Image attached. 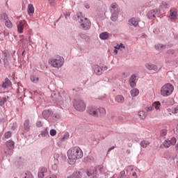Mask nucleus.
<instances>
[{"label":"nucleus","mask_w":178,"mask_h":178,"mask_svg":"<svg viewBox=\"0 0 178 178\" xmlns=\"http://www.w3.org/2000/svg\"><path fill=\"white\" fill-rule=\"evenodd\" d=\"M68 157V163L70 165H74L77 159H81L83 158V150L79 147H71L67 152Z\"/></svg>","instance_id":"obj_1"},{"label":"nucleus","mask_w":178,"mask_h":178,"mask_svg":"<svg viewBox=\"0 0 178 178\" xmlns=\"http://www.w3.org/2000/svg\"><path fill=\"white\" fill-rule=\"evenodd\" d=\"M65 60L60 56H56L49 60V64L51 65V67L59 68L63 66Z\"/></svg>","instance_id":"obj_2"},{"label":"nucleus","mask_w":178,"mask_h":178,"mask_svg":"<svg viewBox=\"0 0 178 178\" xmlns=\"http://www.w3.org/2000/svg\"><path fill=\"white\" fill-rule=\"evenodd\" d=\"M174 90L175 88L173 87V85L170 83L165 84L161 88V95H162V97H169L172 95Z\"/></svg>","instance_id":"obj_3"},{"label":"nucleus","mask_w":178,"mask_h":178,"mask_svg":"<svg viewBox=\"0 0 178 178\" xmlns=\"http://www.w3.org/2000/svg\"><path fill=\"white\" fill-rule=\"evenodd\" d=\"M73 106L74 108L79 112L86 111V103L81 99H74L73 102Z\"/></svg>","instance_id":"obj_4"},{"label":"nucleus","mask_w":178,"mask_h":178,"mask_svg":"<svg viewBox=\"0 0 178 178\" xmlns=\"http://www.w3.org/2000/svg\"><path fill=\"white\" fill-rule=\"evenodd\" d=\"M81 27L83 29V30H88L90 27L91 26V22H90V20L87 18L82 17L81 18Z\"/></svg>","instance_id":"obj_5"},{"label":"nucleus","mask_w":178,"mask_h":178,"mask_svg":"<svg viewBox=\"0 0 178 178\" xmlns=\"http://www.w3.org/2000/svg\"><path fill=\"white\" fill-rule=\"evenodd\" d=\"M127 172H130V175L134 177V178H137V175L140 173V170L136 167L130 165L127 168Z\"/></svg>","instance_id":"obj_6"},{"label":"nucleus","mask_w":178,"mask_h":178,"mask_svg":"<svg viewBox=\"0 0 178 178\" xmlns=\"http://www.w3.org/2000/svg\"><path fill=\"white\" fill-rule=\"evenodd\" d=\"M176 138L172 137L170 140H164L163 145L165 148H169L171 145H175L176 144Z\"/></svg>","instance_id":"obj_7"},{"label":"nucleus","mask_w":178,"mask_h":178,"mask_svg":"<svg viewBox=\"0 0 178 178\" xmlns=\"http://www.w3.org/2000/svg\"><path fill=\"white\" fill-rule=\"evenodd\" d=\"M1 19H3V20L5 21V24L6 27H8V29L12 28V22H10V20H9V19L8 18V15L3 14L1 15Z\"/></svg>","instance_id":"obj_8"},{"label":"nucleus","mask_w":178,"mask_h":178,"mask_svg":"<svg viewBox=\"0 0 178 178\" xmlns=\"http://www.w3.org/2000/svg\"><path fill=\"white\" fill-rule=\"evenodd\" d=\"M88 113L91 116H98L99 115L98 109L95 108V107H89L88 109Z\"/></svg>","instance_id":"obj_9"},{"label":"nucleus","mask_w":178,"mask_h":178,"mask_svg":"<svg viewBox=\"0 0 178 178\" xmlns=\"http://www.w3.org/2000/svg\"><path fill=\"white\" fill-rule=\"evenodd\" d=\"M177 16V10L175 8H172L170 10V19L171 20H176Z\"/></svg>","instance_id":"obj_10"},{"label":"nucleus","mask_w":178,"mask_h":178,"mask_svg":"<svg viewBox=\"0 0 178 178\" xmlns=\"http://www.w3.org/2000/svg\"><path fill=\"white\" fill-rule=\"evenodd\" d=\"M24 24H26V21H20L17 24V30L20 33H23V30L24 29Z\"/></svg>","instance_id":"obj_11"},{"label":"nucleus","mask_w":178,"mask_h":178,"mask_svg":"<svg viewBox=\"0 0 178 178\" xmlns=\"http://www.w3.org/2000/svg\"><path fill=\"white\" fill-rule=\"evenodd\" d=\"M138 22H140L138 18H131L129 21V24L132 25V26H134V27H137V26H138Z\"/></svg>","instance_id":"obj_12"},{"label":"nucleus","mask_w":178,"mask_h":178,"mask_svg":"<svg viewBox=\"0 0 178 178\" xmlns=\"http://www.w3.org/2000/svg\"><path fill=\"white\" fill-rule=\"evenodd\" d=\"M47 172H48V170H47V168H42L39 172H38V177L39 178H44V176L45 175V173H47Z\"/></svg>","instance_id":"obj_13"},{"label":"nucleus","mask_w":178,"mask_h":178,"mask_svg":"<svg viewBox=\"0 0 178 178\" xmlns=\"http://www.w3.org/2000/svg\"><path fill=\"white\" fill-rule=\"evenodd\" d=\"M87 175L88 176H94L95 175H97V168H90L89 170H88Z\"/></svg>","instance_id":"obj_14"},{"label":"nucleus","mask_w":178,"mask_h":178,"mask_svg":"<svg viewBox=\"0 0 178 178\" xmlns=\"http://www.w3.org/2000/svg\"><path fill=\"white\" fill-rule=\"evenodd\" d=\"M158 13V11L153 10H150L148 13H147V17L149 19H154L155 17V16L156 15V13Z\"/></svg>","instance_id":"obj_15"},{"label":"nucleus","mask_w":178,"mask_h":178,"mask_svg":"<svg viewBox=\"0 0 178 178\" xmlns=\"http://www.w3.org/2000/svg\"><path fill=\"white\" fill-rule=\"evenodd\" d=\"M27 12H28V15H31L34 13L35 9H34V6H33V4L28 5Z\"/></svg>","instance_id":"obj_16"},{"label":"nucleus","mask_w":178,"mask_h":178,"mask_svg":"<svg viewBox=\"0 0 178 178\" xmlns=\"http://www.w3.org/2000/svg\"><path fill=\"white\" fill-rule=\"evenodd\" d=\"M94 72L96 74L100 75L102 74V68L98 65L94 66Z\"/></svg>","instance_id":"obj_17"},{"label":"nucleus","mask_w":178,"mask_h":178,"mask_svg":"<svg viewBox=\"0 0 178 178\" xmlns=\"http://www.w3.org/2000/svg\"><path fill=\"white\" fill-rule=\"evenodd\" d=\"M12 86V83L8 79H6L5 81L2 84L3 88H8V87H10Z\"/></svg>","instance_id":"obj_18"},{"label":"nucleus","mask_w":178,"mask_h":178,"mask_svg":"<svg viewBox=\"0 0 178 178\" xmlns=\"http://www.w3.org/2000/svg\"><path fill=\"white\" fill-rule=\"evenodd\" d=\"M130 94L131 97H136L138 95V94H140V90H138L137 88H134L131 90Z\"/></svg>","instance_id":"obj_19"},{"label":"nucleus","mask_w":178,"mask_h":178,"mask_svg":"<svg viewBox=\"0 0 178 178\" xmlns=\"http://www.w3.org/2000/svg\"><path fill=\"white\" fill-rule=\"evenodd\" d=\"M174 111H175V110H174L173 107L171 108H169L165 111V116H172V114L175 115Z\"/></svg>","instance_id":"obj_20"},{"label":"nucleus","mask_w":178,"mask_h":178,"mask_svg":"<svg viewBox=\"0 0 178 178\" xmlns=\"http://www.w3.org/2000/svg\"><path fill=\"white\" fill-rule=\"evenodd\" d=\"M145 67L148 69V70H158V67H156L155 65L146 64Z\"/></svg>","instance_id":"obj_21"},{"label":"nucleus","mask_w":178,"mask_h":178,"mask_svg":"<svg viewBox=\"0 0 178 178\" xmlns=\"http://www.w3.org/2000/svg\"><path fill=\"white\" fill-rule=\"evenodd\" d=\"M22 178H34V176H33V174L30 172H26L22 175Z\"/></svg>","instance_id":"obj_22"},{"label":"nucleus","mask_w":178,"mask_h":178,"mask_svg":"<svg viewBox=\"0 0 178 178\" xmlns=\"http://www.w3.org/2000/svg\"><path fill=\"white\" fill-rule=\"evenodd\" d=\"M101 40H107L109 38V33L108 32H104L99 35Z\"/></svg>","instance_id":"obj_23"},{"label":"nucleus","mask_w":178,"mask_h":178,"mask_svg":"<svg viewBox=\"0 0 178 178\" xmlns=\"http://www.w3.org/2000/svg\"><path fill=\"white\" fill-rule=\"evenodd\" d=\"M6 147H7V148H8V149H12V148H13V147H15V142L12 141V140H8L6 143Z\"/></svg>","instance_id":"obj_24"},{"label":"nucleus","mask_w":178,"mask_h":178,"mask_svg":"<svg viewBox=\"0 0 178 178\" xmlns=\"http://www.w3.org/2000/svg\"><path fill=\"white\" fill-rule=\"evenodd\" d=\"M115 101L119 104H122V102H124V97L122 95H118L115 97Z\"/></svg>","instance_id":"obj_25"},{"label":"nucleus","mask_w":178,"mask_h":178,"mask_svg":"<svg viewBox=\"0 0 178 178\" xmlns=\"http://www.w3.org/2000/svg\"><path fill=\"white\" fill-rule=\"evenodd\" d=\"M116 9H118V4H116L115 3H112L111 6V13H113V12H118V10H116Z\"/></svg>","instance_id":"obj_26"},{"label":"nucleus","mask_w":178,"mask_h":178,"mask_svg":"<svg viewBox=\"0 0 178 178\" xmlns=\"http://www.w3.org/2000/svg\"><path fill=\"white\" fill-rule=\"evenodd\" d=\"M148 145H149V142H148L147 140H143L140 142V147L142 148H147V147H148Z\"/></svg>","instance_id":"obj_27"},{"label":"nucleus","mask_w":178,"mask_h":178,"mask_svg":"<svg viewBox=\"0 0 178 178\" xmlns=\"http://www.w3.org/2000/svg\"><path fill=\"white\" fill-rule=\"evenodd\" d=\"M111 20L113 22H116V20H118V11L112 13Z\"/></svg>","instance_id":"obj_28"},{"label":"nucleus","mask_w":178,"mask_h":178,"mask_svg":"<svg viewBox=\"0 0 178 178\" xmlns=\"http://www.w3.org/2000/svg\"><path fill=\"white\" fill-rule=\"evenodd\" d=\"M30 120H27L24 123V128L25 130H30Z\"/></svg>","instance_id":"obj_29"},{"label":"nucleus","mask_w":178,"mask_h":178,"mask_svg":"<svg viewBox=\"0 0 178 178\" xmlns=\"http://www.w3.org/2000/svg\"><path fill=\"white\" fill-rule=\"evenodd\" d=\"M156 49H157L158 51H163V49H165V48H166L165 46L160 44H156Z\"/></svg>","instance_id":"obj_30"},{"label":"nucleus","mask_w":178,"mask_h":178,"mask_svg":"<svg viewBox=\"0 0 178 178\" xmlns=\"http://www.w3.org/2000/svg\"><path fill=\"white\" fill-rule=\"evenodd\" d=\"M138 116L140 119H145V118H147V113H145V111H140Z\"/></svg>","instance_id":"obj_31"},{"label":"nucleus","mask_w":178,"mask_h":178,"mask_svg":"<svg viewBox=\"0 0 178 178\" xmlns=\"http://www.w3.org/2000/svg\"><path fill=\"white\" fill-rule=\"evenodd\" d=\"M68 178H80V172H75Z\"/></svg>","instance_id":"obj_32"},{"label":"nucleus","mask_w":178,"mask_h":178,"mask_svg":"<svg viewBox=\"0 0 178 178\" xmlns=\"http://www.w3.org/2000/svg\"><path fill=\"white\" fill-rule=\"evenodd\" d=\"M153 108H155L156 111L161 108V102H156L153 104Z\"/></svg>","instance_id":"obj_33"},{"label":"nucleus","mask_w":178,"mask_h":178,"mask_svg":"<svg viewBox=\"0 0 178 178\" xmlns=\"http://www.w3.org/2000/svg\"><path fill=\"white\" fill-rule=\"evenodd\" d=\"M97 111L101 115H106V111L104 108H99V109H97Z\"/></svg>","instance_id":"obj_34"},{"label":"nucleus","mask_w":178,"mask_h":178,"mask_svg":"<svg viewBox=\"0 0 178 178\" xmlns=\"http://www.w3.org/2000/svg\"><path fill=\"white\" fill-rule=\"evenodd\" d=\"M58 163H59L58 159H54V164L51 165V168L54 169V170H56V169H58Z\"/></svg>","instance_id":"obj_35"},{"label":"nucleus","mask_w":178,"mask_h":178,"mask_svg":"<svg viewBox=\"0 0 178 178\" xmlns=\"http://www.w3.org/2000/svg\"><path fill=\"white\" fill-rule=\"evenodd\" d=\"M31 81L32 83H38V77L32 75L31 76Z\"/></svg>","instance_id":"obj_36"},{"label":"nucleus","mask_w":178,"mask_h":178,"mask_svg":"<svg viewBox=\"0 0 178 178\" xmlns=\"http://www.w3.org/2000/svg\"><path fill=\"white\" fill-rule=\"evenodd\" d=\"M8 99L6 97H3L0 99V106H3V105H5V102H6Z\"/></svg>","instance_id":"obj_37"},{"label":"nucleus","mask_w":178,"mask_h":178,"mask_svg":"<svg viewBox=\"0 0 178 178\" xmlns=\"http://www.w3.org/2000/svg\"><path fill=\"white\" fill-rule=\"evenodd\" d=\"M10 137H12V133L10 131H8L4 134L5 138L8 139V138H10Z\"/></svg>","instance_id":"obj_38"},{"label":"nucleus","mask_w":178,"mask_h":178,"mask_svg":"<svg viewBox=\"0 0 178 178\" xmlns=\"http://www.w3.org/2000/svg\"><path fill=\"white\" fill-rule=\"evenodd\" d=\"M161 137H163L168 134V130L167 129H162L160 133Z\"/></svg>","instance_id":"obj_39"},{"label":"nucleus","mask_w":178,"mask_h":178,"mask_svg":"<svg viewBox=\"0 0 178 178\" xmlns=\"http://www.w3.org/2000/svg\"><path fill=\"white\" fill-rule=\"evenodd\" d=\"M115 49H121V48H123L124 49V45L123 44H117L115 47H114Z\"/></svg>","instance_id":"obj_40"},{"label":"nucleus","mask_w":178,"mask_h":178,"mask_svg":"<svg viewBox=\"0 0 178 178\" xmlns=\"http://www.w3.org/2000/svg\"><path fill=\"white\" fill-rule=\"evenodd\" d=\"M50 136L54 137V136H56V130L55 129H51L50 130Z\"/></svg>","instance_id":"obj_41"},{"label":"nucleus","mask_w":178,"mask_h":178,"mask_svg":"<svg viewBox=\"0 0 178 178\" xmlns=\"http://www.w3.org/2000/svg\"><path fill=\"white\" fill-rule=\"evenodd\" d=\"M129 84H130L131 87H132V88L136 87V81H129Z\"/></svg>","instance_id":"obj_42"},{"label":"nucleus","mask_w":178,"mask_h":178,"mask_svg":"<svg viewBox=\"0 0 178 178\" xmlns=\"http://www.w3.org/2000/svg\"><path fill=\"white\" fill-rule=\"evenodd\" d=\"M136 75L133 74L129 79V81H136Z\"/></svg>","instance_id":"obj_43"},{"label":"nucleus","mask_w":178,"mask_h":178,"mask_svg":"<svg viewBox=\"0 0 178 178\" xmlns=\"http://www.w3.org/2000/svg\"><path fill=\"white\" fill-rule=\"evenodd\" d=\"M147 112H151V111H154V106H151L146 108Z\"/></svg>","instance_id":"obj_44"},{"label":"nucleus","mask_w":178,"mask_h":178,"mask_svg":"<svg viewBox=\"0 0 178 178\" xmlns=\"http://www.w3.org/2000/svg\"><path fill=\"white\" fill-rule=\"evenodd\" d=\"M42 136H43L44 137H45V136H47L48 135V130L45 129L44 131H43L42 133H41Z\"/></svg>","instance_id":"obj_45"},{"label":"nucleus","mask_w":178,"mask_h":178,"mask_svg":"<svg viewBox=\"0 0 178 178\" xmlns=\"http://www.w3.org/2000/svg\"><path fill=\"white\" fill-rule=\"evenodd\" d=\"M8 51H3V56L4 57V59H6V58H8Z\"/></svg>","instance_id":"obj_46"},{"label":"nucleus","mask_w":178,"mask_h":178,"mask_svg":"<svg viewBox=\"0 0 178 178\" xmlns=\"http://www.w3.org/2000/svg\"><path fill=\"white\" fill-rule=\"evenodd\" d=\"M174 108V115H176L177 113H178V105L175 107H173Z\"/></svg>","instance_id":"obj_47"},{"label":"nucleus","mask_w":178,"mask_h":178,"mask_svg":"<svg viewBox=\"0 0 178 178\" xmlns=\"http://www.w3.org/2000/svg\"><path fill=\"white\" fill-rule=\"evenodd\" d=\"M36 126L37 127H41L42 126V122H41V121H38L36 122Z\"/></svg>","instance_id":"obj_48"},{"label":"nucleus","mask_w":178,"mask_h":178,"mask_svg":"<svg viewBox=\"0 0 178 178\" xmlns=\"http://www.w3.org/2000/svg\"><path fill=\"white\" fill-rule=\"evenodd\" d=\"M47 178H58V177H56V175H50L49 177H47Z\"/></svg>","instance_id":"obj_49"},{"label":"nucleus","mask_w":178,"mask_h":178,"mask_svg":"<svg viewBox=\"0 0 178 178\" xmlns=\"http://www.w3.org/2000/svg\"><path fill=\"white\" fill-rule=\"evenodd\" d=\"M50 4L54 5L55 3V0H49Z\"/></svg>","instance_id":"obj_50"},{"label":"nucleus","mask_w":178,"mask_h":178,"mask_svg":"<svg viewBox=\"0 0 178 178\" xmlns=\"http://www.w3.org/2000/svg\"><path fill=\"white\" fill-rule=\"evenodd\" d=\"M163 6H164V8H169V5L166 3H163Z\"/></svg>","instance_id":"obj_51"},{"label":"nucleus","mask_w":178,"mask_h":178,"mask_svg":"<svg viewBox=\"0 0 178 178\" xmlns=\"http://www.w3.org/2000/svg\"><path fill=\"white\" fill-rule=\"evenodd\" d=\"M124 175H126V172L124 171H121L120 175L122 176V177H123V176H124Z\"/></svg>","instance_id":"obj_52"},{"label":"nucleus","mask_w":178,"mask_h":178,"mask_svg":"<svg viewBox=\"0 0 178 178\" xmlns=\"http://www.w3.org/2000/svg\"><path fill=\"white\" fill-rule=\"evenodd\" d=\"M112 149H115V147L114 146H113L110 149H108V152L112 151Z\"/></svg>","instance_id":"obj_53"},{"label":"nucleus","mask_w":178,"mask_h":178,"mask_svg":"<svg viewBox=\"0 0 178 178\" xmlns=\"http://www.w3.org/2000/svg\"><path fill=\"white\" fill-rule=\"evenodd\" d=\"M114 52L115 54H118V49H115Z\"/></svg>","instance_id":"obj_54"},{"label":"nucleus","mask_w":178,"mask_h":178,"mask_svg":"<svg viewBox=\"0 0 178 178\" xmlns=\"http://www.w3.org/2000/svg\"><path fill=\"white\" fill-rule=\"evenodd\" d=\"M46 112H47V111H43L42 115H45Z\"/></svg>","instance_id":"obj_55"},{"label":"nucleus","mask_w":178,"mask_h":178,"mask_svg":"<svg viewBox=\"0 0 178 178\" xmlns=\"http://www.w3.org/2000/svg\"><path fill=\"white\" fill-rule=\"evenodd\" d=\"M86 8H90V6H86Z\"/></svg>","instance_id":"obj_56"},{"label":"nucleus","mask_w":178,"mask_h":178,"mask_svg":"<svg viewBox=\"0 0 178 178\" xmlns=\"http://www.w3.org/2000/svg\"><path fill=\"white\" fill-rule=\"evenodd\" d=\"M93 177H94V178H97V177H96V176H94Z\"/></svg>","instance_id":"obj_57"},{"label":"nucleus","mask_w":178,"mask_h":178,"mask_svg":"<svg viewBox=\"0 0 178 178\" xmlns=\"http://www.w3.org/2000/svg\"><path fill=\"white\" fill-rule=\"evenodd\" d=\"M111 178H115V177H112Z\"/></svg>","instance_id":"obj_58"}]
</instances>
